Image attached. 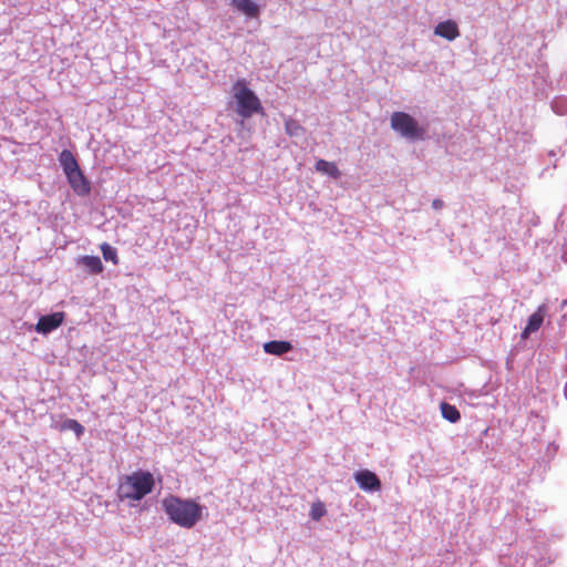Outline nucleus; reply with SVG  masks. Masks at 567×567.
I'll use <instances>...</instances> for the list:
<instances>
[{"mask_svg": "<svg viewBox=\"0 0 567 567\" xmlns=\"http://www.w3.org/2000/svg\"><path fill=\"white\" fill-rule=\"evenodd\" d=\"M546 310L547 307L545 305H540L537 308V310L533 315H530V317L527 320L526 327L520 333V338L523 340H527L532 333L539 330L544 322Z\"/></svg>", "mask_w": 567, "mask_h": 567, "instance_id": "obj_8", "label": "nucleus"}, {"mask_svg": "<svg viewBox=\"0 0 567 567\" xmlns=\"http://www.w3.org/2000/svg\"><path fill=\"white\" fill-rule=\"evenodd\" d=\"M353 478L359 487L369 493L378 492L381 489V481L375 473L369 470H360L353 474Z\"/></svg>", "mask_w": 567, "mask_h": 567, "instance_id": "obj_5", "label": "nucleus"}, {"mask_svg": "<svg viewBox=\"0 0 567 567\" xmlns=\"http://www.w3.org/2000/svg\"><path fill=\"white\" fill-rule=\"evenodd\" d=\"M292 350V344L285 340H272L264 344V351L272 355H284Z\"/></svg>", "mask_w": 567, "mask_h": 567, "instance_id": "obj_10", "label": "nucleus"}, {"mask_svg": "<svg viewBox=\"0 0 567 567\" xmlns=\"http://www.w3.org/2000/svg\"><path fill=\"white\" fill-rule=\"evenodd\" d=\"M258 10H259L258 6L250 0V19H252L254 17H256L258 14Z\"/></svg>", "mask_w": 567, "mask_h": 567, "instance_id": "obj_21", "label": "nucleus"}, {"mask_svg": "<svg viewBox=\"0 0 567 567\" xmlns=\"http://www.w3.org/2000/svg\"><path fill=\"white\" fill-rule=\"evenodd\" d=\"M327 511L321 502L313 503L310 511V516L313 520L318 522L320 520L324 515Z\"/></svg>", "mask_w": 567, "mask_h": 567, "instance_id": "obj_18", "label": "nucleus"}, {"mask_svg": "<svg viewBox=\"0 0 567 567\" xmlns=\"http://www.w3.org/2000/svg\"><path fill=\"white\" fill-rule=\"evenodd\" d=\"M316 171L329 176L330 178L338 179L341 177V172L333 162H328L326 159H318L316 162Z\"/></svg>", "mask_w": 567, "mask_h": 567, "instance_id": "obj_11", "label": "nucleus"}, {"mask_svg": "<svg viewBox=\"0 0 567 567\" xmlns=\"http://www.w3.org/2000/svg\"><path fill=\"white\" fill-rule=\"evenodd\" d=\"M391 128L401 137L409 141H421L425 136V128L405 112H393L390 118Z\"/></svg>", "mask_w": 567, "mask_h": 567, "instance_id": "obj_4", "label": "nucleus"}, {"mask_svg": "<svg viewBox=\"0 0 567 567\" xmlns=\"http://www.w3.org/2000/svg\"><path fill=\"white\" fill-rule=\"evenodd\" d=\"M443 205H444L443 200H442V199H439V198H436V199H434V200L432 202V207H433L434 209H436V210H437V209H441V208L443 207Z\"/></svg>", "mask_w": 567, "mask_h": 567, "instance_id": "obj_22", "label": "nucleus"}, {"mask_svg": "<svg viewBox=\"0 0 567 567\" xmlns=\"http://www.w3.org/2000/svg\"><path fill=\"white\" fill-rule=\"evenodd\" d=\"M59 163L73 192L81 197L87 196L91 193V184L80 168L73 153L63 150L59 155Z\"/></svg>", "mask_w": 567, "mask_h": 567, "instance_id": "obj_3", "label": "nucleus"}, {"mask_svg": "<svg viewBox=\"0 0 567 567\" xmlns=\"http://www.w3.org/2000/svg\"><path fill=\"white\" fill-rule=\"evenodd\" d=\"M61 431H72L80 439L84 434V426L74 419H66L60 425Z\"/></svg>", "mask_w": 567, "mask_h": 567, "instance_id": "obj_13", "label": "nucleus"}, {"mask_svg": "<svg viewBox=\"0 0 567 567\" xmlns=\"http://www.w3.org/2000/svg\"><path fill=\"white\" fill-rule=\"evenodd\" d=\"M237 113L243 118H248V84L246 80H239L234 86Z\"/></svg>", "mask_w": 567, "mask_h": 567, "instance_id": "obj_7", "label": "nucleus"}, {"mask_svg": "<svg viewBox=\"0 0 567 567\" xmlns=\"http://www.w3.org/2000/svg\"><path fill=\"white\" fill-rule=\"evenodd\" d=\"M168 518L184 528H192L202 519L204 507L193 499H184L169 495L162 501Z\"/></svg>", "mask_w": 567, "mask_h": 567, "instance_id": "obj_1", "label": "nucleus"}, {"mask_svg": "<svg viewBox=\"0 0 567 567\" xmlns=\"http://www.w3.org/2000/svg\"><path fill=\"white\" fill-rule=\"evenodd\" d=\"M442 416L451 423H455L461 419L458 410L446 402L441 403Z\"/></svg>", "mask_w": 567, "mask_h": 567, "instance_id": "obj_15", "label": "nucleus"}, {"mask_svg": "<svg viewBox=\"0 0 567 567\" xmlns=\"http://www.w3.org/2000/svg\"><path fill=\"white\" fill-rule=\"evenodd\" d=\"M434 34L449 41H453L460 37V31L455 21L446 20L436 24L434 28Z\"/></svg>", "mask_w": 567, "mask_h": 567, "instance_id": "obj_9", "label": "nucleus"}, {"mask_svg": "<svg viewBox=\"0 0 567 567\" xmlns=\"http://www.w3.org/2000/svg\"><path fill=\"white\" fill-rule=\"evenodd\" d=\"M262 111L261 104L257 95L250 91V115Z\"/></svg>", "mask_w": 567, "mask_h": 567, "instance_id": "obj_19", "label": "nucleus"}, {"mask_svg": "<svg viewBox=\"0 0 567 567\" xmlns=\"http://www.w3.org/2000/svg\"><path fill=\"white\" fill-rule=\"evenodd\" d=\"M63 319V312H54L51 315L42 316L39 318V321L37 322L34 330L41 334H49L50 332L54 331L62 324Z\"/></svg>", "mask_w": 567, "mask_h": 567, "instance_id": "obj_6", "label": "nucleus"}, {"mask_svg": "<svg viewBox=\"0 0 567 567\" xmlns=\"http://www.w3.org/2000/svg\"><path fill=\"white\" fill-rule=\"evenodd\" d=\"M238 10L248 16V0H234Z\"/></svg>", "mask_w": 567, "mask_h": 567, "instance_id": "obj_20", "label": "nucleus"}, {"mask_svg": "<svg viewBox=\"0 0 567 567\" xmlns=\"http://www.w3.org/2000/svg\"><path fill=\"white\" fill-rule=\"evenodd\" d=\"M101 251L105 261H111L114 265L118 264L117 251L110 244L104 243L101 245Z\"/></svg>", "mask_w": 567, "mask_h": 567, "instance_id": "obj_16", "label": "nucleus"}, {"mask_svg": "<svg viewBox=\"0 0 567 567\" xmlns=\"http://www.w3.org/2000/svg\"><path fill=\"white\" fill-rule=\"evenodd\" d=\"M564 391H565V396H566V399H567V382H566V385H565V390H564Z\"/></svg>", "mask_w": 567, "mask_h": 567, "instance_id": "obj_23", "label": "nucleus"}, {"mask_svg": "<svg viewBox=\"0 0 567 567\" xmlns=\"http://www.w3.org/2000/svg\"><path fill=\"white\" fill-rule=\"evenodd\" d=\"M155 480L151 472L137 470L126 475L120 487L118 495L122 499L141 501L153 492Z\"/></svg>", "mask_w": 567, "mask_h": 567, "instance_id": "obj_2", "label": "nucleus"}, {"mask_svg": "<svg viewBox=\"0 0 567 567\" xmlns=\"http://www.w3.org/2000/svg\"><path fill=\"white\" fill-rule=\"evenodd\" d=\"M78 264L82 265L90 274L96 275L103 271V264L97 256H82Z\"/></svg>", "mask_w": 567, "mask_h": 567, "instance_id": "obj_12", "label": "nucleus"}, {"mask_svg": "<svg viewBox=\"0 0 567 567\" xmlns=\"http://www.w3.org/2000/svg\"><path fill=\"white\" fill-rule=\"evenodd\" d=\"M551 109L556 114L564 115L567 113V97L558 96L551 102Z\"/></svg>", "mask_w": 567, "mask_h": 567, "instance_id": "obj_17", "label": "nucleus"}, {"mask_svg": "<svg viewBox=\"0 0 567 567\" xmlns=\"http://www.w3.org/2000/svg\"><path fill=\"white\" fill-rule=\"evenodd\" d=\"M285 132L291 137H300L305 134V128L293 118L285 120Z\"/></svg>", "mask_w": 567, "mask_h": 567, "instance_id": "obj_14", "label": "nucleus"}]
</instances>
